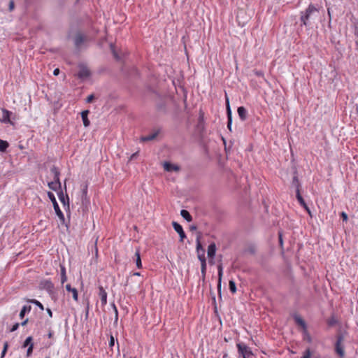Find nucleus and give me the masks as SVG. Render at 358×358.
<instances>
[{
    "label": "nucleus",
    "mask_w": 358,
    "mask_h": 358,
    "mask_svg": "<svg viewBox=\"0 0 358 358\" xmlns=\"http://www.w3.org/2000/svg\"><path fill=\"white\" fill-rule=\"evenodd\" d=\"M203 120H204V113H203V112L202 110H200L199 117V124L202 123L203 122Z\"/></svg>",
    "instance_id": "nucleus-41"
},
{
    "label": "nucleus",
    "mask_w": 358,
    "mask_h": 358,
    "mask_svg": "<svg viewBox=\"0 0 358 358\" xmlns=\"http://www.w3.org/2000/svg\"><path fill=\"white\" fill-rule=\"evenodd\" d=\"M58 197H59V199L60 200V201L64 204L65 205L66 204V202H67L69 203V196L68 195H64L63 192L62 191H60L59 193H58Z\"/></svg>",
    "instance_id": "nucleus-25"
},
{
    "label": "nucleus",
    "mask_w": 358,
    "mask_h": 358,
    "mask_svg": "<svg viewBox=\"0 0 358 358\" xmlns=\"http://www.w3.org/2000/svg\"><path fill=\"white\" fill-rule=\"evenodd\" d=\"M99 295L101 299V305L103 306L107 303V292L102 286L99 287Z\"/></svg>",
    "instance_id": "nucleus-12"
},
{
    "label": "nucleus",
    "mask_w": 358,
    "mask_h": 358,
    "mask_svg": "<svg viewBox=\"0 0 358 358\" xmlns=\"http://www.w3.org/2000/svg\"><path fill=\"white\" fill-rule=\"evenodd\" d=\"M87 41V36L81 33L76 34L74 38V44L76 48H80L81 45Z\"/></svg>",
    "instance_id": "nucleus-7"
},
{
    "label": "nucleus",
    "mask_w": 358,
    "mask_h": 358,
    "mask_svg": "<svg viewBox=\"0 0 358 358\" xmlns=\"http://www.w3.org/2000/svg\"><path fill=\"white\" fill-rule=\"evenodd\" d=\"M257 75L260 76H262L263 74H262V72H259H259H257Z\"/></svg>",
    "instance_id": "nucleus-58"
},
{
    "label": "nucleus",
    "mask_w": 358,
    "mask_h": 358,
    "mask_svg": "<svg viewBox=\"0 0 358 358\" xmlns=\"http://www.w3.org/2000/svg\"><path fill=\"white\" fill-rule=\"evenodd\" d=\"M296 197L301 206H305L306 202H305L303 198L302 197V196L301 195L300 190L296 191Z\"/></svg>",
    "instance_id": "nucleus-30"
},
{
    "label": "nucleus",
    "mask_w": 358,
    "mask_h": 358,
    "mask_svg": "<svg viewBox=\"0 0 358 358\" xmlns=\"http://www.w3.org/2000/svg\"><path fill=\"white\" fill-rule=\"evenodd\" d=\"M279 242H280V244L282 245V235L280 234H279Z\"/></svg>",
    "instance_id": "nucleus-53"
},
{
    "label": "nucleus",
    "mask_w": 358,
    "mask_h": 358,
    "mask_svg": "<svg viewBox=\"0 0 358 358\" xmlns=\"http://www.w3.org/2000/svg\"><path fill=\"white\" fill-rule=\"evenodd\" d=\"M200 250H204V249L203 248L201 243L200 242V236H198V237L196 238V251H199Z\"/></svg>",
    "instance_id": "nucleus-35"
},
{
    "label": "nucleus",
    "mask_w": 358,
    "mask_h": 358,
    "mask_svg": "<svg viewBox=\"0 0 358 358\" xmlns=\"http://www.w3.org/2000/svg\"><path fill=\"white\" fill-rule=\"evenodd\" d=\"M222 264H219L217 266V270H218V283H217V292L219 294H221V282H222V278L223 274V270H222Z\"/></svg>",
    "instance_id": "nucleus-13"
},
{
    "label": "nucleus",
    "mask_w": 358,
    "mask_h": 358,
    "mask_svg": "<svg viewBox=\"0 0 358 358\" xmlns=\"http://www.w3.org/2000/svg\"><path fill=\"white\" fill-rule=\"evenodd\" d=\"M318 10L313 4H310L305 12H301V21L305 26L308 25V21L313 13H317Z\"/></svg>",
    "instance_id": "nucleus-1"
},
{
    "label": "nucleus",
    "mask_w": 358,
    "mask_h": 358,
    "mask_svg": "<svg viewBox=\"0 0 358 358\" xmlns=\"http://www.w3.org/2000/svg\"><path fill=\"white\" fill-rule=\"evenodd\" d=\"M229 289L231 293H233V294L236 293V283L234 280H229Z\"/></svg>",
    "instance_id": "nucleus-31"
},
{
    "label": "nucleus",
    "mask_w": 358,
    "mask_h": 358,
    "mask_svg": "<svg viewBox=\"0 0 358 358\" xmlns=\"http://www.w3.org/2000/svg\"><path fill=\"white\" fill-rule=\"evenodd\" d=\"M66 289L68 292H70L72 293L73 298L75 301H78V291L76 288H73V287H71L70 284H67L66 285Z\"/></svg>",
    "instance_id": "nucleus-16"
},
{
    "label": "nucleus",
    "mask_w": 358,
    "mask_h": 358,
    "mask_svg": "<svg viewBox=\"0 0 358 358\" xmlns=\"http://www.w3.org/2000/svg\"><path fill=\"white\" fill-rule=\"evenodd\" d=\"M31 310V306H24L20 313V319H23L27 313H29Z\"/></svg>",
    "instance_id": "nucleus-23"
},
{
    "label": "nucleus",
    "mask_w": 358,
    "mask_h": 358,
    "mask_svg": "<svg viewBox=\"0 0 358 358\" xmlns=\"http://www.w3.org/2000/svg\"><path fill=\"white\" fill-rule=\"evenodd\" d=\"M181 216L185 219L187 222H191L192 220V217L190 213L186 210H182L180 211Z\"/></svg>",
    "instance_id": "nucleus-26"
},
{
    "label": "nucleus",
    "mask_w": 358,
    "mask_h": 358,
    "mask_svg": "<svg viewBox=\"0 0 358 358\" xmlns=\"http://www.w3.org/2000/svg\"><path fill=\"white\" fill-rule=\"evenodd\" d=\"M140 275L141 274L138 272H136V273H134V275Z\"/></svg>",
    "instance_id": "nucleus-57"
},
{
    "label": "nucleus",
    "mask_w": 358,
    "mask_h": 358,
    "mask_svg": "<svg viewBox=\"0 0 358 358\" xmlns=\"http://www.w3.org/2000/svg\"><path fill=\"white\" fill-rule=\"evenodd\" d=\"M341 217H342L343 221L347 222V220L348 219V215L345 212H342L341 213Z\"/></svg>",
    "instance_id": "nucleus-43"
},
{
    "label": "nucleus",
    "mask_w": 358,
    "mask_h": 358,
    "mask_svg": "<svg viewBox=\"0 0 358 358\" xmlns=\"http://www.w3.org/2000/svg\"><path fill=\"white\" fill-rule=\"evenodd\" d=\"M9 144L7 141L0 139V152H5Z\"/></svg>",
    "instance_id": "nucleus-29"
},
{
    "label": "nucleus",
    "mask_w": 358,
    "mask_h": 358,
    "mask_svg": "<svg viewBox=\"0 0 358 358\" xmlns=\"http://www.w3.org/2000/svg\"><path fill=\"white\" fill-rule=\"evenodd\" d=\"M237 348L238 354L242 356L243 358H251L253 356L251 349L244 343H238Z\"/></svg>",
    "instance_id": "nucleus-3"
},
{
    "label": "nucleus",
    "mask_w": 358,
    "mask_h": 358,
    "mask_svg": "<svg viewBox=\"0 0 358 358\" xmlns=\"http://www.w3.org/2000/svg\"><path fill=\"white\" fill-rule=\"evenodd\" d=\"M59 69H55L53 71V74H54L55 76H57V75H59Z\"/></svg>",
    "instance_id": "nucleus-49"
},
{
    "label": "nucleus",
    "mask_w": 358,
    "mask_h": 358,
    "mask_svg": "<svg viewBox=\"0 0 358 358\" xmlns=\"http://www.w3.org/2000/svg\"><path fill=\"white\" fill-rule=\"evenodd\" d=\"M94 99V96L93 94H90V96H87L86 101L87 103H91Z\"/></svg>",
    "instance_id": "nucleus-45"
},
{
    "label": "nucleus",
    "mask_w": 358,
    "mask_h": 358,
    "mask_svg": "<svg viewBox=\"0 0 358 358\" xmlns=\"http://www.w3.org/2000/svg\"><path fill=\"white\" fill-rule=\"evenodd\" d=\"M52 336H53V333H52V332H51V331H50V332H49V334H48V338H52Z\"/></svg>",
    "instance_id": "nucleus-55"
},
{
    "label": "nucleus",
    "mask_w": 358,
    "mask_h": 358,
    "mask_svg": "<svg viewBox=\"0 0 358 358\" xmlns=\"http://www.w3.org/2000/svg\"><path fill=\"white\" fill-rule=\"evenodd\" d=\"M41 286L43 289H45L50 294H52L54 291V284L49 280H45L41 282Z\"/></svg>",
    "instance_id": "nucleus-8"
},
{
    "label": "nucleus",
    "mask_w": 358,
    "mask_h": 358,
    "mask_svg": "<svg viewBox=\"0 0 358 358\" xmlns=\"http://www.w3.org/2000/svg\"><path fill=\"white\" fill-rule=\"evenodd\" d=\"M237 112L240 119L242 121H245L247 119L248 112L243 106H240L237 109Z\"/></svg>",
    "instance_id": "nucleus-14"
},
{
    "label": "nucleus",
    "mask_w": 358,
    "mask_h": 358,
    "mask_svg": "<svg viewBox=\"0 0 358 358\" xmlns=\"http://www.w3.org/2000/svg\"><path fill=\"white\" fill-rule=\"evenodd\" d=\"M135 256L136 257V266H137L138 268H142V263H141V259L140 249L139 248L136 249V252H135Z\"/></svg>",
    "instance_id": "nucleus-20"
},
{
    "label": "nucleus",
    "mask_w": 358,
    "mask_h": 358,
    "mask_svg": "<svg viewBox=\"0 0 358 358\" xmlns=\"http://www.w3.org/2000/svg\"><path fill=\"white\" fill-rule=\"evenodd\" d=\"M20 326V324L19 323H15V324H13V326L12 327L11 329H10V331L13 332V331H16L18 327Z\"/></svg>",
    "instance_id": "nucleus-44"
},
{
    "label": "nucleus",
    "mask_w": 358,
    "mask_h": 358,
    "mask_svg": "<svg viewBox=\"0 0 358 358\" xmlns=\"http://www.w3.org/2000/svg\"><path fill=\"white\" fill-rule=\"evenodd\" d=\"M226 106H227V118H228L227 127L230 131H231L232 115H231V110L230 105H229V100L227 96H226Z\"/></svg>",
    "instance_id": "nucleus-9"
},
{
    "label": "nucleus",
    "mask_w": 358,
    "mask_h": 358,
    "mask_svg": "<svg viewBox=\"0 0 358 358\" xmlns=\"http://www.w3.org/2000/svg\"><path fill=\"white\" fill-rule=\"evenodd\" d=\"M33 348H34V344H31L29 346V348L27 349V357H29L31 355V353L33 352Z\"/></svg>",
    "instance_id": "nucleus-40"
},
{
    "label": "nucleus",
    "mask_w": 358,
    "mask_h": 358,
    "mask_svg": "<svg viewBox=\"0 0 358 358\" xmlns=\"http://www.w3.org/2000/svg\"><path fill=\"white\" fill-rule=\"evenodd\" d=\"M164 169L165 171L171 172L176 171L178 172L180 170V167L176 164H171L169 162H165L164 163Z\"/></svg>",
    "instance_id": "nucleus-11"
},
{
    "label": "nucleus",
    "mask_w": 358,
    "mask_h": 358,
    "mask_svg": "<svg viewBox=\"0 0 358 358\" xmlns=\"http://www.w3.org/2000/svg\"><path fill=\"white\" fill-rule=\"evenodd\" d=\"M189 229L191 231H194L197 229V227L195 225H192V226H190Z\"/></svg>",
    "instance_id": "nucleus-52"
},
{
    "label": "nucleus",
    "mask_w": 358,
    "mask_h": 358,
    "mask_svg": "<svg viewBox=\"0 0 358 358\" xmlns=\"http://www.w3.org/2000/svg\"><path fill=\"white\" fill-rule=\"evenodd\" d=\"M32 337L31 336H29L26 338V340L24 341L23 345H22V347L23 348H25L27 346H29L31 344H33L31 342H32Z\"/></svg>",
    "instance_id": "nucleus-34"
},
{
    "label": "nucleus",
    "mask_w": 358,
    "mask_h": 358,
    "mask_svg": "<svg viewBox=\"0 0 358 358\" xmlns=\"http://www.w3.org/2000/svg\"><path fill=\"white\" fill-rule=\"evenodd\" d=\"M138 155V152H136L135 153L132 154L129 158V160L131 161L137 157Z\"/></svg>",
    "instance_id": "nucleus-46"
},
{
    "label": "nucleus",
    "mask_w": 358,
    "mask_h": 358,
    "mask_svg": "<svg viewBox=\"0 0 358 358\" xmlns=\"http://www.w3.org/2000/svg\"><path fill=\"white\" fill-rule=\"evenodd\" d=\"M196 252H197L198 258H199L200 262L206 261L205 250H200L199 251H196Z\"/></svg>",
    "instance_id": "nucleus-33"
},
{
    "label": "nucleus",
    "mask_w": 358,
    "mask_h": 358,
    "mask_svg": "<svg viewBox=\"0 0 358 358\" xmlns=\"http://www.w3.org/2000/svg\"><path fill=\"white\" fill-rule=\"evenodd\" d=\"M307 211V213H308V215L312 217V213H311V211L310 210V208H307V210H306Z\"/></svg>",
    "instance_id": "nucleus-54"
},
{
    "label": "nucleus",
    "mask_w": 358,
    "mask_h": 358,
    "mask_svg": "<svg viewBox=\"0 0 358 358\" xmlns=\"http://www.w3.org/2000/svg\"><path fill=\"white\" fill-rule=\"evenodd\" d=\"M301 358H311V352L309 348H308L303 353V356Z\"/></svg>",
    "instance_id": "nucleus-37"
},
{
    "label": "nucleus",
    "mask_w": 358,
    "mask_h": 358,
    "mask_svg": "<svg viewBox=\"0 0 358 358\" xmlns=\"http://www.w3.org/2000/svg\"><path fill=\"white\" fill-rule=\"evenodd\" d=\"M305 210H307V208H309L306 203H305V206H302Z\"/></svg>",
    "instance_id": "nucleus-56"
},
{
    "label": "nucleus",
    "mask_w": 358,
    "mask_h": 358,
    "mask_svg": "<svg viewBox=\"0 0 358 358\" xmlns=\"http://www.w3.org/2000/svg\"><path fill=\"white\" fill-rule=\"evenodd\" d=\"M113 308L114 309V311H115V322H117V320H118V311H117V307L115 306V305L114 303H113Z\"/></svg>",
    "instance_id": "nucleus-38"
},
{
    "label": "nucleus",
    "mask_w": 358,
    "mask_h": 358,
    "mask_svg": "<svg viewBox=\"0 0 358 358\" xmlns=\"http://www.w3.org/2000/svg\"><path fill=\"white\" fill-rule=\"evenodd\" d=\"M28 302L36 305V306H38L42 310H44L43 305L40 301H38L36 299H29Z\"/></svg>",
    "instance_id": "nucleus-32"
},
{
    "label": "nucleus",
    "mask_w": 358,
    "mask_h": 358,
    "mask_svg": "<svg viewBox=\"0 0 358 358\" xmlns=\"http://www.w3.org/2000/svg\"><path fill=\"white\" fill-rule=\"evenodd\" d=\"M201 272L203 280H204L206 273V261L201 262Z\"/></svg>",
    "instance_id": "nucleus-28"
},
{
    "label": "nucleus",
    "mask_w": 358,
    "mask_h": 358,
    "mask_svg": "<svg viewBox=\"0 0 358 358\" xmlns=\"http://www.w3.org/2000/svg\"><path fill=\"white\" fill-rule=\"evenodd\" d=\"M292 185L294 187H295L296 192L297 190H300L301 184L299 182L297 176H294L293 177Z\"/></svg>",
    "instance_id": "nucleus-27"
},
{
    "label": "nucleus",
    "mask_w": 358,
    "mask_h": 358,
    "mask_svg": "<svg viewBox=\"0 0 358 358\" xmlns=\"http://www.w3.org/2000/svg\"><path fill=\"white\" fill-rule=\"evenodd\" d=\"M216 252V245L215 243H211L208 248V256L210 258H213Z\"/></svg>",
    "instance_id": "nucleus-17"
},
{
    "label": "nucleus",
    "mask_w": 358,
    "mask_h": 358,
    "mask_svg": "<svg viewBox=\"0 0 358 358\" xmlns=\"http://www.w3.org/2000/svg\"><path fill=\"white\" fill-rule=\"evenodd\" d=\"M90 71L85 66H80L79 71L78 73V77L81 79H85L90 77Z\"/></svg>",
    "instance_id": "nucleus-10"
},
{
    "label": "nucleus",
    "mask_w": 358,
    "mask_h": 358,
    "mask_svg": "<svg viewBox=\"0 0 358 358\" xmlns=\"http://www.w3.org/2000/svg\"><path fill=\"white\" fill-rule=\"evenodd\" d=\"M294 320H295L296 323L298 325L301 326L303 329H306V324L305 321L300 316L295 315Z\"/></svg>",
    "instance_id": "nucleus-21"
},
{
    "label": "nucleus",
    "mask_w": 358,
    "mask_h": 358,
    "mask_svg": "<svg viewBox=\"0 0 358 358\" xmlns=\"http://www.w3.org/2000/svg\"><path fill=\"white\" fill-rule=\"evenodd\" d=\"M108 345L110 348H112L115 345V338L113 335H110Z\"/></svg>",
    "instance_id": "nucleus-42"
},
{
    "label": "nucleus",
    "mask_w": 358,
    "mask_h": 358,
    "mask_svg": "<svg viewBox=\"0 0 358 358\" xmlns=\"http://www.w3.org/2000/svg\"><path fill=\"white\" fill-rule=\"evenodd\" d=\"M28 321H29V320H28V319H26L25 320H24V321L21 323V325H22V326H25V325L28 323Z\"/></svg>",
    "instance_id": "nucleus-51"
},
{
    "label": "nucleus",
    "mask_w": 358,
    "mask_h": 358,
    "mask_svg": "<svg viewBox=\"0 0 358 358\" xmlns=\"http://www.w3.org/2000/svg\"><path fill=\"white\" fill-rule=\"evenodd\" d=\"M48 187L52 190L56 191L57 189V188L61 187V182H60V181H59V182H57V181L54 180V181L48 182Z\"/></svg>",
    "instance_id": "nucleus-22"
},
{
    "label": "nucleus",
    "mask_w": 358,
    "mask_h": 358,
    "mask_svg": "<svg viewBox=\"0 0 358 358\" xmlns=\"http://www.w3.org/2000/svg\"><path fill=\"white\" fill-rule=\"evenodd\" d=\"M15 8V3L13 0H10L8 5V10L10 12L13 11Z\"/></svg>",
    "instance_id": "nucleus-39"
},
{
    "label": "nucleus",
    "mask_w": 358,
    "mask_h": 358,
    "mask_svg": "<svg viewBox=\"0 0 358 358\" xmlns=\"http://www.w3.org/2000/svg\"><path fill=\"white\" fill-rule=\"evenodd\" d=\"M1 111L2 117L0 118V122L3 124H10L13 125L14 123L10 120V116L12 115L13 113L4 108H1Z\"/></svg>",
    "instance_id": "nucleus-5"
},
{
    "label": "nucleus",
    "mask_w": 358,
    "mask_h": 358,
    "mask_svg": "<svg viewBox=\"0 0 358 358\" xmlns=\"http://www.w3.org/2000/svg\"><path fill=\"white\" fill-rule=\"evenodd\" d=\"M46 358H50V357H46Z\"/></svg>",
    "instance_id": "nucleus-59"
},
{
    "label": "nucleus",
    "mask_w": 358,
    "mask_h": 358,
    "mask_svg": "<svg viewBox=\"0 0 358 358\" xmlns=\"http://www.w3.org/2000/svg\"><path fill=\"white\" fill-rule=\"evenodd\" d=\"M172 225L175 231L178 233L180 236V241L183 242L184 239L186 238V234L182 229V227L176 222H173Z\"/></svg>",
    "instance_id": "nucleus-6"
},
{
    "label": "nucleus",
    "mask_w": 358,
    "mask_h": 358,
    "mask_svg": "<svg viewBox=\"0 0 358 358\" xmlns=\"http://www.w3.org/2000/svg\"><path fill=\"white\" fill-rule=\"evenodd\" d=\"M46 311H47V313H48V315H49L50 317H52V310H51L50 308H47V309H46Z\"/></svg>",
    "instance_id": "nucleus-48"
},
{
    "label": "nucleus",
    "mask_w": 358,
    "mask_h": 358,
    "mask_svg": "<svg viewBox=\"0 0 358 358\" xmlns=\"http://www.w3.org/2000/svg\"><path fill=\"white\" fill-rule=\"evenodd\" d=\"M60 270H61V282L62 284H64L67 280V276L66 274V268L64 266L60 265Z\"/></svg>",
    "instance_id": "nucleus-24"
},
{
    "label": "nucleus",
    "mask_w": 358,
    "mask_h": 358,
    "mask_svg": "<svg viewBox=\"0 0 358 358\" xmlns=\"http://www.w3.org/2000/svg\"><path fill=\"white\" fill-rule=\"evenodd\" d=\"M344 337L340 334L336 338V342L335 343V352L340 356L341 358L345 357L344 345L343 344Z\"/></svg>",
    "instance_id": "nucleus-4"
},
{
    "label": "nucleus",
    "mask_w": 358,
    "mask_h": 358,
    "mask_svg": "<svg viewBox=\"0 0 358 358\" xmlns=\"http://www.w3.org/2000/svg\"><path fill=\"white\" fill-rule=\"evenodd\" d=\"M89 113L90 112L88 110H85L81 112V117L83 119V124L85 127H89L90 124V122L87 117Z\"/></svg>",
    "instance_id": "nucleus-15"
},
{
    "label": "nucleus",
    "mask_w": 358,
    "mask_h": 358,
    "mask_svg": "<svg viewBox=\"0 0 358 358\" xmlns=\"http://www.w3.org/2000/svg\"><path fill=\"white\" fill-rule=\"evenodd\" d=\"M8 348V344L7 342H5V343L3 345V349L1 352V358H3L5 356L6 353L7 352Z\"/></svg>",
    "instance_id": "nucleus-36"
},
{
    "label": "nucleus",
    "mask_w": 358,
    "mask_h": 358,
    "mask_svg": "<svg viewBox=\"0 0 358 358\" xmlns=\"http://www.w3.org/2000/svg\"><path fill=\"white\" fill-rule=\"evenodd\" d=\"M50 171L51 173L53 174L54 176V180L57 181V182H59V175H60V172L58 169L57 167H56L55 166H53L51 169H50Z\"/></svg>",
    "instance_id": "nucleus-19"
},
{
    "label": "nucleus",
    "mask_w": 358,
    "mask_h": 358,
    "mask_svg": "<svg viewBox=\"0 0 358 358\" xmlns=\"http://www.w3.org/2000/svg\"><path fill=\"white\" fill-rule=\"evenodd\" d=\"M48 196L50 199V201L52 202L53 207H54V209L55 210V213H56L57 215L59 218L60 221L62 223H64V220H65L64 215L63 213L62 212V210H60V208L59 207V205H58V203H57V202L56 201V199H55V196L54 194L52 192H48Z\"/></svg>",
    "instance_id": "nucleus-2"
},
{
    "label": "nucleus",
    "mask_w": 358,
    "mask_h": 358,
    "mask_svg": "<svg viewBox=\"0 0 358 358\" xmlns=\"http://www.w3.org/2000/svg\"><path fill=\"white\" fill-rule=\"evenodd\" d=\"M113 55H114L115 58L116 59H120V57H119V56L117 55V54L115 52V50H113Z\"/></svg>",
    "instance_id": "nucleus-50"
},
{
    "label": "nucleus",
    "mask_w": 358,
    "mask_h": 358,
    "mask_svg": "<svg viewBox=\"0 0 358 358\" xmlns=\"http://www.w3.org/2000/svg\"><path fill=\"white\" fill-rule=\"evenodd\" d=\"M158 134H159V132L156 131V132H154L153 134H149V135H147L145 136H142L141 138V141L145 142V141H152L157 136Z\"/></svg>",
    "instance_id": "nucleus-18"
},
{
    "label": "nucleus",
    "mask_w": 358,
    "mask_h": 358,
    "mask_svg": "<svg viewBox=\"0 0 358 358\" xmlns=\"http://www.w3.org/2000/svg\"><path fill=\"white\" fill-rule=\"evenodd\" d=\"M87 193V185H85V188L83 189V196L86 197Z\"/></svg>",
    "instance_id": "nucleus-47"
}]
</instances>
